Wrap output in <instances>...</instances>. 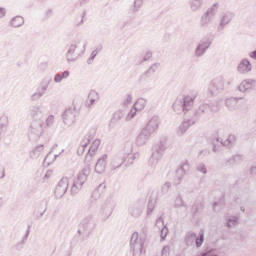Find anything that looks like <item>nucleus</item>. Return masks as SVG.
<instances>
[{"mask_svg": "<svg viewBox=\"0 0 256 256\" xmlns=\"http://www.w3.org/2000/svg\"><path fill=\"white\" fill-rule=\"evenodd\" d=\"M195 99H197V92L192 95H183L181 98H177L172 106L173 111L177 113V115L191 111L193 105H195Z\"/></svg>", "mask_w": 256, "mask_h": 256, "instance_id": "f257e3e1", "label": "nucleus"}, {"mask_svg": "<svg viewBox=\"0 0 256 256\" xmlns=\"http://www.w3.org/2000/svg\"><path fill=\"white\" fill-rule=\"evenodd\" d=\"M97 227V222L92 214L84 217L78 225V235L82 237V239H89L91 237L93 231Z\"/></svg>", "mask_w": 256, "mask_h": 256, "instance_id": "f03ea898", "label": "nucleus"}, {"mask_svg": "<svg viewBox=\"0 0 256 256\" xmlns=\"http://www.w3.org/2000/svg\"><path fill=\"white\" fill-rule=\"evenodd\" d=\"M165 151H167V139L162 138L152 147L149 165H151V167H155V165L161 161Z\"/></svg>", "mask_w": 256, "mask_h": 256, "instance_id": "7ed1b4c3", "label": "nucleus"}, {"mask_svg": "<svg viewBox=\"0 0 256 256\" xmlns=\"http://www.w3.org/2000/svg\"><path fill=\"white\" fill-rule=\"evenodd\" d=\"M145 245V238L140 237L139 233L134 232L130 238V251L133 256H141L143 254V246Z\"/></svg>", "mask_w": 256, "mask_h": 256, "instance_id": "20e7f679", "label": "nucleus"}, {"mask_svg": "<svg viewBox=\"0 0 256 256\" xmlns=\"http://www.w3.org/2000/svg\"><path fill=\"white\" fill-rule=\"evenodd\" d=\"M237 141V138L235 135H229L226 140L223 141L221 138H216L212 141V151L213 153H220L221 147H227V149H231L233 145H235V142Z\"/></svg>", "mask_w": 256, "mask_h": 256, "instance_id": "39448f33", "label": "nucleus"}, {"mask_svg": "<svg viewBox=\"0 0 256 256\" xmlns=\"http://www.w3.org/2000/svg\"><path fill=\"white\" fill-rule=\"evenodd\" d=\"M225 91V78L223 76H219L214 78L208 86V92L212 97H217L220 93Z\"/></svg>", "mask_w": 256, "mask_h": 256, "instance_id": "423d86ee", "label": "nucleus"}, {"mask_svg": "<svg viewBox=\"0 0 256 256\" xmlns=\"http://www.w3.org/2000/svg\"><path fill=\"white\" fill-rule=\"evenodd\" d=\"M53 83V78L51 76L45 77L40 82V86L36 89V92H34L30 96L31 101H39L45 93H47V89H49V85Z\"/></svg>", "mask_w": 256, "mask_h": 256, "instance_id": "0eeeda50", "label": "nucleus"}, {"mask_svg": "<svg viewBox=\"0 0 256 256\" xmlns=\"http://www.w3.org/2000/svg\"><path fill=\"white\" fill-rule=\"evenodd\" d=\"M43 124L42 122L32 121L28 128L27 136L30 141H39L41 135H43Z\"/></svg>", "mask_w": 256, "mask_h": 256, "instance_id": "6e6552de", "label": "nucleus"}, {"mask_svg": "<svg viewBox=\"0 0 256 256\" xmlns=\"http://www.w3.org/2000/svg\"><path fill=\"white\" fill-rule=\"evenodd\" d=\"M79 113V109H77L76 106L67 108L62 114L64 125H66L67 127H71V125H73L77 121Z\"/></svg>", "mask_w": 256, "mask_h": 256, "instance_id": "1a4fd4ad", "label": "nucleus"}, {"mask_svg": "<svg viewBox=\"0 0 256 256\" xmlns=\"http://www.w3.org/2000/svg\"><path fill=\"white\" fill-rule=\"evenodd\" d=\"M217 11H219V4L217 3L208 8L200 18V27H207L213 21L215 15H217Z\"/></svg>", "mask_w": 256, "mask_h": 256, "instance_id": "9d476101", "label": "nucleus"}, {"mask_svg": "<svg viewBox=\"0 0 256 256\" xmlns=\"http://www.w3.org/2000/svg\"><path fill=\"white\" fill-rule=\"evenodd\" d=\"M211 45H213V39L209 37L202 38L195 48V51H194L195 57H197L198 59L203 57V55L207 53Z\"/></svg>", "mask_w": 256, "mask_h": 256, "instance_id": "9b49d317", "label": "nucleus"}, {"mask_svg": "<svg viewBox=\"0 0 256 256\" xmlns=\"http://www.w3.org/2000/svg\"><path fill=\"white\" fill-rule=\"evenodd\" d=\"M30 115L32 121L40 122L45 124V118L47 117V109L43 106H31Z\"/></svg>", "mask_w": 256, "mask_h": 256, "instance_id": "f8f14e48", "label": "nucleus"}, {"mask_svg": "<svg viewBox=\"0 0 256 256\" xmlns=\"http://www.w3.org/2000/svg\"><path fill=\"white\" fill-rule=\"evenodd\" d=\"M234 18L235 13L231 11L223 13L222 16L220 17V22L217 26L218 33H223V31H225V27H227V25H229V23H231V21H233Z\"/></svg>", "mask_w": 256, "mask_h": 256, "instance_id": "ddd939ff", "label": "nucleus"}, {"mask_svg": "<svg viewBox=\"0 0 256 256\" xmlns=\"http://www.w3.org/2000/svg\"><path fill=\"white\" fill-rule=\"evenodd\" d=\"M79 43H81L80 39L73 41L69 45L68 50L66 52V61L68 63H73L74 61H77L79 54L75 53V51H77V47H78Z\"/></svg>", "mask_w": 256, "mask_h": 256, "instance_id": "4468645a", "label": "nucleus"}, {"mask_svg": "<svg viewBox=\"0 0 256 256\" xmlns=\"http://www.w3.org/2000/svg\"><path fill=\"white\" fill-rule=\"evenodd\" d=\"M67 189H69V179L62 178L54 191L56 199H61L67 193Z\"/></svg>", "mask_w": 256, "mask_h": 256, "instance_id": "2eb2a0df", "label": "nucleus"}, {"mask_svg": "<svg viewBox=\"0 0 256 256\" xmlns=\"http://www.w3.org/2000/svg\"><path fill=\"white\" fill-rule=\"evenodd\" d=\"M95 137V130H90L83 138V140L80 143V146L77 149V155L81 157L83 153H85V149L89 146V143H91V140Z\"/></svg>", "mask_w": 256, "mask_h": 256, "instance_id": "dca6fc26", "label": "nucleus"}, {"mask_svg": "<svg viewBox=\"0 0 256 256\" xmlns=\"http://www.w3.org/2000/svg\"><path fill=\"white\" fill-rule=\"evenodd\" d=\"M161 125V119L159 116H153L146 126L143 128L151 135H155L159 131V126Z\"/></svg>", "mask_w": 256, "mask_h": 256, "instance_id": "f3484780", "label": "nucleus"}, {"mask_svg": "<svg viewBox=\"0 0 256 256\" xmlns=\"http://www.w3.org/2000/svg\"><path fill=\"white\" fill-rule=\"evenodd\" d=\"M238 91L240 93H247L256 89V80L255 79H246L243 80L238 86Z\"/></svg>", "mask_w": 256, "mask_h": 256, "instance_id": "a211bd4d", "label": "nucleus"}, {"mask_svg": "<svg viewBox=\"0 0 256 256\" xmlns=\"http://www.w3.org/2000/svg\"><path fill=\"white\" fill-rule=\"evenodd\" d=\"M187 171H189V162L184 161L180 167L176 170V179L175 184L179 185L181 181H183V177L187 175Z\"/></svg>", "mask_w": 256, "mask_h": 256, "instance_id": "6ab92c4d", "label": "nucleus"}, {"mask_svg": "<svg viewBox=\"0 0 256 256\" xmlns=\"http://www.w3.org/2000/svg\"><path fill=\"white\" fill-rule=\"evenodd\" d=\"M252 69L253 65L251 64V61H249V59L247 58L242 59L237 66V71L238 73H241V75H246V73H250Z\"/></svg>", "mask_w": 256, "mask_h": 256, "instance_id": "aec40b11", "label": "nucleus"}, {"mask_svg": "<svg viewBox=\"0 0 256 256\" xmlns=\"http://www.w3.org/2000/svg\"><path fill=\"white\" fill-rule=\"evenodd\" d=\"M159 67H161V63L156 62L154 64H152L140 77H139V81H147V79H149V77H153V75H155L157 69H159Z\"/></svg>", "mask_w": 256, "mask_h": 256, "instance_id": "412c9836", "label": "nucleus"}, {"mask_svg": "<svg viewBox=\"0 0 256 256\" xmlns=\"http://www.w3.org/2000/svg\"><path fill=\"white\" fill-rule=\"evenodd\" d=\"M159 67H161V63L156 62L154 64H152L140 77H139V81H147V79H149V77H153V75H155L157 69H159Z\"/></svg>", "mask_w": 256, "mask_h": 256, "instance_id": "4be33fe9", "label": "nucleus"}, {"mask_svg": "<svg viewBox=\"0 0 256 256\" xmlns=\"http://www.w3.org/2000/svg\"><path fill=\"white\" fill-rule=\"evenodd\" d=\"M151 139V134L148 133L144 128L140 131V133L136 137V145L137 147H143L147 142Z\"/></svg>", "mask_w": 256, "mask_h": 256, "instance_id": "5701e85b", "label": "nucleus"}, {"mask_svg": "<svg viewBox=\"0 0 256 256\" xmlns=\"http://www.w3.org/2000/svg\"><path fill=\"white\" fill-rule=\"evenodd\" d=\"M90 173H91V166L90 165L84 166L82 171L78 173L77 179L75 182L78 183L79 185H85V181H87V177H89Z\"/></svg>", "mask_w": 256, "mask_h": 256, "instance_id": "b1692460", "label": "nucleus"}, {"mask_svg": "<svg viewBox=\"0 0 256 256\" xmlns=\"http://www.w3.org/2000/svg\"><path fill=\"white\" fill-rule=\"evenodd\" d=\"M107 154L102 155L96 165H95V173H98V175H101V173H105V169L107 168Z\"/></svg>", "mask_w": 256, "mask_h": 256, "instance_id": "393cba45", "label": "nucleus"}, {"mask_svg": "<svg viewBox=\"0 0 256 256\" xmlns=\"http://www.w3.org/2000/svg\"><path fill=\"white\" fill-rule=\"evenodd\" d=\"M124 161H127V158L119 155V153L115 154L110 162V167L112 171L120 169L121 165H123Z\"/></svg>", "mask_w": 256, "mask_h": 256, "instance_id": "a878e982", "label": "nucleus"}, {"mask_svg": "<svg viewBox=\"0 0 256 256\" xmlns=\"http://www.w3.org/2000/svg\"><path fill=\"white\" fill-rule=\"evenodd\" d=\"M121 119H125V110H117L114 112L112 119L110 120L109 123V128L110 129H115V126Z\"/></svg>", "mask_w": 256, "mask_h": 256, "instance_id": "bb28decb", "label": "nucleus"}, {"mask_svg": "<svg viewBox=\"0 0 256 256\" xmlns=\"http://www.w3.org/2000/svg\"><path fill=\"white\" fill-rule=\"evenodd\" d=\"M133 153V142L132 141H126L122 149L118 152L119 155L123 156L125 159L129 157Z\"/></svg>", "mask_w": 256, "mask_h": 256, "instance_id": "cd10ccee", "label": "nucleus"}, {"mask_svg": "<svg viewBox=\"0 0 256 256\" xmlns=\"http://www.w3.org/2000/svg\"><path fill=\"white\" fill-rule=\"evenodd\" d=\"M9 127V116L7 114H3L0 116V141L3 139V135L7 132V128Z\"/></svg>", "mask_w": 256, "mask_h": 256, "instance_id": "c85d7f7f", "label": "nucleus"}, {"mask_svg": "<svg viewBox=\"0 0 256 256\" xmlns=\"http://www.w3.org/2000/svg\"><path fill=\"white\" fill-rule=\"evenodd\" d=\"M114 207H115V204L113 203V197H109L106 199L104 206L102 208V211L103 213H105L107 217H111V215H113Z\"/></svg>", "mask_w": 256, "mask_h": 256, "instance_id": "c756f323", "label": "nucleus"}, {"mask_svg": "<svg viewBox=\"0 0 256 256\" xmlns=\"http://www.w3.org/2000/svg\"><path fill=\"white\" fill-rule=\"evenodd\" d=\"M243 97H231L225 100V105L229 111H235L237 110L238 106L237 103L241 101Z\"/></svg>", "mask_w": 256, "mask_h": 256, "instance_id": "7c9ffc66", "label": "nucleus"}, {"mask_svg": "<svg viewBox=\"0 0 256 256\" xmlns=\"http://www.w3.org/2000/svg\"><path fill=\"white\" fill-rule=\"evenodd\" d=\"M191 125H195V119L184 120L179 126L178 135H184Z\"/></svg>", "mask_w": 256, "mask_h": 256, "instance_id": "2f4dec72", "label": "nucleus"}, {"mask_svg": "<svg viewBox=\"0 0 256 256\" xmlns=\"http://www.w3.org/2000/svg\"><path fill=\"white\" fill-rule=\"evenodd\" d=\"M128 213L129 215H131V217H134L135 219H137L141 217V215L143 214V208H141L139 204H134L128 208Z\"/></svg>", "mask_w": 256, "mask_h": 256, "instance_id": "473e14b6", "label": "nucleus"}, {"mask_svg": "<svg viewBox=\"0 0 256 256\" xmlns=\"http://www.w3.org/2000/svg\"><path fill=\"white\" fill-rule=\"evenodd\" d=\"M24 24H25V18H23V16H15L11 18V20L9 21V25L14 29L23 27Z\"/></svg>", "mask_w": 256, "mask_h": 256, "instance_id": "72a5a7b5", "label": "nucleus"}, {"mask_svg": "<svg viewBox=\"0 0 256 256\" xmlns=\"http://www.w3.org/2000/svg\"><path fill=\"white\" fill-rule=\"evenodd\" d=\"M195 237H197V233H195V232L186 233L185 245L187 247H193V245H195Z\"/></svg>", "mask_w": 256, "mask_h": 256, "instance_id": "f704fd0d", "label": "nucleus"}, {"mask_svg": "<svg viewBox=\"0 0 256 256\" xmlns=\"http://www.w3.org/2000/svg\"><path fill=\"white\" fill-rule=\"evenodd\" d=\"M205 242V232L203 230L200 231L199 235L194 239V245L196 249H201V246Z\"/></svg>", "mask_w": 256, "mask_h": 256, "instance_id": "c9c22d12", "label": "nucleus"}, {"mask_svg": "<svg viewBox=\"0 0 256 256\" xmlns=\"http://www.w3.org/2000/svg\"><path fill=\"white\" fill-rule=\"evenodd\" d=\"M174 207L175 209H179L181 207H184L185 212L187 214V211L189 209V206H187V204H185V201H183V198L181 197V195H178L174 201Z\"/></svg>", "mask_w": 256, "mask_h": 256, "instance_id": "e433bc0d", "label": "nucleus"}, {"mask_svg": "<svg viewBox=\"0 0 256 256\" xmlns=\"http://www.w3.org/2000/svg\"><path fill=\"white\" fill-rule=\"evenodd\" d=\"M106 188L107 186L105 183L100 184L92 193L93 199H99Z\"/></svg>", "mask_w": 256, "mask_h": 256, "instance_id": "4c0bfd02", "label": "nucleus"}, {"mask_svg": "<svg viewBox=\"0 0 256 256\" xmlns=\"http://www.w3.org/2000/svg\"><path fill=\"white\" fill-rule=\"evenodd\" d=\"M241 161H243V155L236 154L232 158H230L226 161V167H231V165H233V163H241Z\"/></svg>", "mask_w": 256, "mask_h": 256, "instance_id": "58836bf2", "label": "nucleus"}, {"mask_svg": "<svg viewBox=\"0 0 256 256\" xmlns=\"http://www.w3.org/2000/svg\"><path fill=\"white\" fill-rule=\"evenodd\" d=\"M43 149H44L43 144L36 146L35 149L30 152L31 159H38Z\"/></svg>", "mask_w": 256, "mask_h": 256, "instance_id": "ea45409f", "label": "nucleus"}, {"mask_svg": "<svg viewBox=\"0 0 256 256\" xmlns=\"http://www.w3.org/2000/svg\"><path fill=\"white\" fill-rule=\"evenodd\" d=\"M147 106V99L145 98H139L136 103L134 104V107L138 110V111H143V109H145V107Z\"/></svg>", "mask_w": 256, "mask_h": 256, "instance_id": "a19ab883", "label": "nucleus"}, {"mask_svg": "<svg viewBox=\"0 0 256 256\" xmlns=\"http://www.w3.org/2000/svg\"><path fill=\"white\" fill-rule=\"evenodd\" d=\"M203 5V0H191L190 8L191 11H199Z\"/></svg>", "mask_w": 256, "mask_h": 256, "instance_id": "79ce46f5", "label": "nucleus"}, {"mask_svg": "<svg viewBox=\"0 0 256 256\" xmlns=\"http://www.w3.org/2000/svg\"><path fill=\"white\" fill-rule=\"evenodd\" d=\"M238 223H239V218L237 216H231L227 220L226 227H228V229H231V227H236Z\"/></svg>", "mask_w": 256, "mask_h": 256, "instance_id": "37998d69", "label": "nucleus"}, {"mask_svg": "<svg viewBox=\"0 0 256 256\" xmlns=\"http://www.w3.org/2000/svg\"><path fill=\"white\" fill-rule=\"evenodd\" d=\"M53 152V150H51L46 157L44 158V163H46V165H50L53 163V161H55L57 159V157H59V154H55L52 158V160H50L51 158V153Z\"/></svg>", "mask_w": 256, "mask_h": 256, "instance_id": "c03bdc74", "label": "nucleus"}, {"mask_svg": "<svg viewBox=\"0 0 256 256\" xmlns=\"http://www.w3.org/2000/svg\"><path fill=\"white\" fill-rule=\"evenodd\" d=\"M82 187H83V185H80L74 181V183L71 187V195H77V193H79V191H81Z\"/></svg>", "mask_w": 256, "mask_h": 256, "instance_id": "a18cd8bd", "label": "nucleus"}, {"mask_svg": "<svg viewBox=\"0 0 256 256\" xmlns=\"http://www.w3.org/2000/svg\"><path fill=\"white\" fill-rule=\"evenodd\" d=\"M100 145H101V140L96 139L92 142L88 151H91L92 153H95V151H97V149H99Z\"/></svg>", "mask_w": 256, "mask_h": 256, "instance_id": "49530a36", "label": "nucleus"}, {"mask_svg": "<svg viewBox=\"0 0 256 256\" xmlns=\"http://www.w3.org/2000/svg\"><path fill=\"white\" fill-rule=\"evenodd\" d=\"M196 171H198V173H202L203 175H207V166H205L204 163H198L196 165Z\"/></svg>", "mask_w": 256, "mask_h": 256, "instance_id": "de8ad7c7", "label": "nucleus"}, {"mask_svg": "<svg viewBox=\"0 0 256 256\" xmlns=\"http://www.w3.org/2000/svg\"><path fill=\"white\" fill-rule=\"evenodd\" d=\"M167 235H169V228L163 225L162 229L160 230L161 241H165V239H167Z\"/></svg>", "mask_w": 256, "mask_h": 256, "instance_id": "09e8293b", "label": "nucleus"}, {"mask_svg": "<svg viewBox=\"0 0 256 256\" xmlns=\"http://www.w3.org/2000/svg\"><path fill=\"white\" fill-rule=\"evenodd\" d=\"M93 155H95V152H92L91 150H88L85 159H84V163H86V165H90L89 164L91 161H93Z\"/></svg>", "mask_w": 256, "mask_h": 256, "instance_id": "8fccbe9b", "label": "nucleus"}, {"mask_svg": "<svg viewBox=\"0 0 256 256\" xmlns=\"http://www.w3.org/2000/svg\"><path fill=\"white\" fill-rule=\"evenodd\" d=\"M141 7H143V0H134L133 12L137 13V11H139V9H141Z\"/></svg>", "mask_w": 256, "mask_h": 256, "instance_id": "3c124183", "label": "nucleus"}, {"mask_svg": "<svg viewBox=\"0 0 256 256\" xmlns=\"http://www.w3.org/2000/svg\"><path fill=\"white\" fill-rule=\"evenodd\" d=\"M137 111L138 110L135 107L132 108L126 116V121H131V119H135Z\"/></svg>", "mask_w": 256, "mask_h": 256, "instance_id": "603ef678", "label": "nucleus"}, {"mask_svg": "<svg viewBox=\"0 0 256 256\" xmlns=\"http://www.w3.org/2000/svg\"><path fill=\"white\" fill-rule=\"evenodd\" d=\"M155 200H149L148 207H147V215H151L155 209Z\"/></svg>", "mask_w": 256, "mask_h": 256, "instance_id": "864d4df0", "label": "nucleus"}, {"mask_svg": "<svg viewBox=\"0 0 256 256\" xmlns=\"http://www.w3.org/2000/svg\"><path fill=\"white\" fill-rule=\"evenodd\" d=\"M169 189H171V182H166L161 187V193L162 195H167L169 193Z\"/></svg>", "mask_w": 256, "mask_h": 256, "instance_id": "5fc2aeb1", "label": "nucleus"}, {"mask_svg": "<svg viewBox=\"0 0 256 256\" xmlns=\"http://www.w3.org/2000/svg\"><path fill=\"white\" fill-rule=\"evenodd\" d=\"M140 154L139 152L134 153L127 161L126 163V167H129V165H133V162L135 161V159H139Z\"/></svg>", "mask_w": 256, "mask_h": 256, "instance_id": "6e6d98bb", "label": "nucleus"}, {"mask_svg": "<svg viewBox=\"0 0 256 256\" xmlns=\"http://www.w3.org/2000/svg\"><path fill=\"white\" fill-rule=\"evenodd\" d=\"M209 111H210V113H217V111H219V102L210 103Z\"/></svg>", "mask_w": 256, "mask_h": 256, "instance_id": "4d7b16f0", "label": "nucleus"}, {"mask_svg": "<svg viewBox=\"0 0 256 256\" xmlns=\"http://www.w3.org/2000/svg\"><path fill=\"white\" fill-rule=\"evenodd\" d=\"M45 122H46L47 127H53V123L55 122V116L50 115V116L46 117Z\"/></svg>", "mask_w": 256, "mask_h": 256, "instance_id": "13d9d810", "label": "nucleus"}, {"mask_svg": "<svg viewBox=\"0 0 256 256\" xmlns=\"http://www.w3.org/2000/svg\"><path fill=\"white\" fill-rule=\"evenodd\" d=\"M153 57V52L148 51L142 56V60L140 61L141 64L145 63V61H149Z\"/></svg>", "mask_w": 256, "mask_h": 256, "instance_id": "bf43d9fd", "label": "nucleus"}, {"mask_svg": "<svg viewBox=\"0 0 256 256\" xmlns=\"http://www.w3.org/2000/svg\"><path fill=\"white\" fill-rule=\"evenodd\" d=\"M88 99H94L96 101H99V93L95 90H91L88 94Z\"/></svg>", "mask_w": 256, "mask_h": 256, "instance_id": "052dcab7", "label": "nucleus"}, {"mask_svg": "<svg viewBox=\"0 0 256 256\" xmlns=\"http://www.w3.org/2000/svg\"><path fill=\"white\" fill-rule=\"evenodd\" d=\"M199 108L202 110V113L204 115H209V113H210V111H209V104L204 103V104L200 105Z\"/></svg>", "mask_w": 256, "mask_h": 256, "instance_id": "680f3d73", "label": "nucleus"}, {"mask_svg": "<svg viewBox=\"0 0 256 256\" xmlns=\"http://www.w3.org/2000/svg\"><path fill=\"white\" fill-rule=\"evenodd\" d=\"M192 217H195L199 213V205L193 204L191 207Z\"/></svg>", "mask_w": 256, "mask_h": 256, "instance_id": "e2e57ef3", "label": "nucleus"}, {"mask_svg": "<svg viewBox=\"0 0 256 256\" xmlns=\"http://www.w3.org/2000/svg\"><path fill=\"white\" fill-rule=\"evenodd\" d=\"M97 55H98L97 51H95V50L92 51L90 57L87 60L88 65H91V63H93V61H95V57H97Z\"/></svg>", "mask_w": 256, "mask_h": 256, "instance_id": "0e129e2a", "label": "nucleus"}, {"mask_svg": "<svg viewBox=\"0 0 256 256\" xmlns=\"http://www.w3.org/2000/svg\"><path fill=\"white\" fill-rule=\"evenodd\" d=\"M203 115L205 114L202 112L200 108H198L194 113L195 122L197 121V119H199V117H203Z\"/></svg>", "mask_w": 256, "mask_h": 256, "instance_id": "69168bd1", "label": "nucleus"}, {"mask_svg": "<svg viewBox=\"0 0 256 256\" xmlns=\"http://www.w3.org/2000/svg\"><path fill=\"white\" fill-rule=\"evenodd\" d=\"M170 248L169 246H164L161 251V256H169Z\"/></svg>", "mask_w": 256, "mask_h": 256, "instance_id": "338daca9", "label": "nucleus"}, {"mask_svg": "<svg viewBox=\"0 0 256 256\" xmlns=\"http://www.w3.org/2000/svg\"><path fill=\"white\" fill-rule=\"evenodd\" d=\"M53 81L54 83H61V81H63V78L61 77V73L55 74Z\"/></svg>", "mask_w": 256, "mask_h": 256, "instance_id": "774afa93", "label": "nucleus"}]
</instances>
